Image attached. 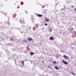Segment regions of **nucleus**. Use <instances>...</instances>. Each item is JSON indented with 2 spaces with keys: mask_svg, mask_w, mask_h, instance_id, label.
Segmentation results:
<instances>
[{
  "mask_svg": "<svg viewBox=\"0 0 76 76\" xmlns=\"http://www.w3.org/2000/svg\"><path fill=\"white\" fill-rule=\"evenodd\" d=\"M55 69H56V70H58V69H59V68H58V67L57 66H55Z\"/></svg>",
  "mask_w": 76,
  "mask_h": 76,
  "instance_id": "obj_6",
  "label": "nucleus"
},
{
  "mask_svg": "<svg viewBox=\"0 0 76 76\" xmlns=\"http://www.w3.org/2000/svg\"><path fill=\"white\" fill-rule=\"evenodd\" d=\"M30 55H34V53L33 52H31L30 53Z\"/></svg>",
  "mask_w": 76,
  "mask_h": 76,
  "instance_id": "obj_9",
  "label": "nucleus"
},
{
  "mask_svg": "<svg viewBox=\"0 0 76 76\" xmlns=\"http://www.w3.org/2000/svg\"><path fill=\"white\" fill-rule=\"evenodd\" d=\"M75 11H76V9H75Z\"/></svg>",
  "mask_w": 76,
  "mask_h": 76,
  "instance_id": "obj_15",
  "label": "nucleus"
},
{
  "mask_svg": "<svg viewBox=\"0 0 76 76\" xmlns=\"http://www.w3.org/2000/svg\"><path fill=\"white\" fill-rule=\"evenodd\" d=\"M45 26H47L48 25L47 24V23H45Z\"/></svg>",
  "mask_w": 76,
  "mask_h": 76,
  "instance_id": "obj_12",
  "label": "nucleus"
},
{
  "mask_svg": "<svg viewBox=\"0 0 76 76\" xmlns=\"http://www.w3.org/2000/svg\"><path fill=\"white\" fill-rule=\"evenodd\" d=\"M42 62H44V61H42Z\"/></svg>",
  "mask_w": 76,
  "mask_h": 76,
  "instance_id": "obj_18",
  "label": "nucleus"
},
{
  "mask_svg": "<svg viewBox=\"0 0 76 76\" xmlns=\"http://www.w3.org/2000/svg\"><path fill=\"white\" fill-rule=\"evenodd\" d=\"M28 39V41H32V38H29Z\"/></svg>",
  "mask_w": 76,
  "mask_h": 76,
  "instance_id": "obj_5",
  "label": "nucleus"
},
{
  "mask_svg": "<svg viewBox=\"0 0 76 76\" xmlns=\"http://www.w3.org/2000/svg\"><path fill=\"white\" fill-rule=\"evenodd\" d=\"M62 61L64 64H68V63L66 61H64V60H62Z\"/></svg>",
  "mask_w": 76,
  "mask_h": 76,
  "instance_id": "obj_2",
  "label": "nucleus"
},
{
  "mask_svg": "<svg viewBox=\"0 0 76 76\" xmlns=\"http://www.w3.org/2000/svg\"><path fill=\"white\" fill-rule=\"evenodd\" d=\"M20 22L21 24H25V22L24 21V18H21L20 20Z\"/></svg>",
  "mask_w": 76,
  "mask_h": 76,
  "instance_id": "obj_1",
  "label": "nucleus"
},
{
  "mask_svg": "<svg viewBox=\"0 0 76 76\" xmlns=\"http://www.w3.org/2000/svg\"><path fill=\"white\" fill-rule=\"evenodd\" d=\"M24 62H23V63H24Z\"/></svg>",
  "mask_w": 76,
  "mask_h": 76,
  "instance_id": "obj_19",
  "label": "nucleus"
},
{
  "mask_svg": "<svg viewBox=\"0 0 76 76\" xmlns=\"http://www.w3.org/2000/svg\"><path fill=\"white\" fill-rule=\"evenodd\" d=\"M71 58H72V57Z\"/></svg>",
  "mask_w": 76,
  "mask_h": 76,
  "instance_id": "obj_16",
  "label": "nucleus"
},
{
  "mask_svg": "<svg viewBox=\"0 0 76 76\" xmlns=\"http://www.w3.org/2000/svg\"><path fill=\"white\" fill-rule=\"evenodd\" d=\"M42 16V15H41L39 14H37V16H38V17H41Z\"/></svg>",
  "mask_w": 76,
  "mask_h": 76,
  "instance_id": "obj_7",
  "label": "nucleus"
},
{
  "mask_svg": "<svg viewBox=\"0 0 76 76\" xmlns=\"http://www.w3.org/2000/svg\"><path fill=\"white\" fill-rule=\"evenodd\" d=\"M73 28H72L71 29L72 31V30H73Z\"/></svg>",
  "mask_w": 76,
  "mask_h": 76,
  "instance_id": "obj_14",
  "label": "nucleus"
},
{
  "mask_svg": "<svg viewBox=\"0 0 76 76\" xmlns=\"http://www.w3.org/2000/svg\"><path fill=\"white\" fill-rule=\"evenodd\" d=\"M53 64H56V61H53Z\"/></svg>",
  "mask_w": 76,
  "mask_h": 76,
  "instance_id": "obj_10",
  "label": "nucleus"
},
{
  "mask_svg": "<svg viewBox=\"0 0 76 76\" xmlns=\"http://www.w3.org/2000/svg\"><path fill=\"white\" fill-rule=\"evenodd\" d=\"M55 0L56 1V0Z\"/></svg>",
  "mask_w": 76,
  "mask_h": 76,
  "instance_id": "obj_17",
  "label": "nucleus"
},
{
  "mask_svg": "<svg viewBox=\"0 0 76 76\" xmlns=\"http://www.w3.org/2000/svg\"><path fill=\"white\" fill-rule=\"evenodd\" d=\"M45 20L46 22H48V21H49V19L48 18H47L45 19Z\"/></svg>",
  "mask_w": 76,
  "mask_h": 76,
  "instance_id": "obj_8",
  "label": "nucleus"
},
{
  "mask_svg": "<svg viewBox=\"0 0 76 76\" xmlns=\"http://www.w3.org/2000/svg\"><path fill=\"white\" fill-rule=\"evenodd\" d=\"M50 40H54V38L53 37H51L50 38Z\"/></svg>",
  "mask_w": 76,
  "mask_h": 76,
  "instance_id": "obj_3",
  "label": "nucleus"
},
{
  "mask_svg": "<svg viewBox=\"0 0 76 76\" xmlns=\"http://www.w3.org/2000/svg\"><path fill=\"white\" fill-rule=\"evenodd\" d=\"M72 75H75V74L73 72L72 73Z\"/></svg>",
  "mask_w": 76,
  "mask_h": 76,
  "instance_id": "obj_11",
  "label": "nucleus"
},
{
  "mask_svg": "<svg viewBox=\"0 0 76 76\" xmlns=\"http://www.w3.org/2000/svg\"><path fill=\"white\" fill-rule=\"evenodd\" d=\"M4 15H7V13L6 12L4 13Z\"/></svg>",
  "mask_w": 76,
  "mask_h": 76,
  "instance_id": "obj_13",
  "label": "nucleus"
},
{
  "mask_svg": "<svg viewBox=\"0 0 76 76\" xmlns=\"http://www.w3.org/2000/svg\"><path fill=\"white\" fill-rule=\"evenodd\" d=\"M64 57L65 58V59H67L68 57L66 55H64Z\"/></svg>",
  "mask_w": 76,
  "mask_h": 76,
  "instance_id": "obj_4",
  "label": "nucleus"
}]
</instances>
